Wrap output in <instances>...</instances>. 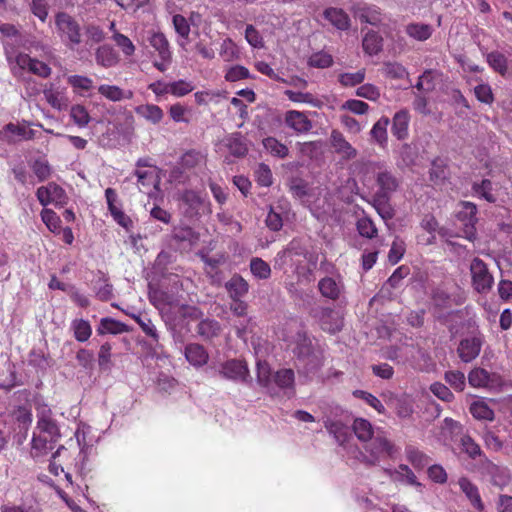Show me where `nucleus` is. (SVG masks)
Instances as JSON below:
<instances>
[{
	"mask_svg": "<svg viewBox=\"0 0 512 512\" xmlns=\"http://www.w3.org/2000/svg\"><path fill=\"white\" fill-rule=\"evenodd\" d=\"M37 411V433L32 438L31 453L34 457L46 455L54 448L61 438L60 428L53 418L51 408L44 403H39Z\"/></svg>",
	"mask_w": 512,
	"mask_h": 512,
	"instance_id": "1",
	"label": "nucleus"
},
{
	"mask_svg": "<svg viewBox=\"0 0 512 512\" xmlns=\"http://www.w3.org/2000/svg\"><path fill=\"white\" fill-rule=\"evenodd\" d=\"M135 175L138 179L139 190L152 195L153 190L158 191L161 181L160 169L151 164L148 159H139L136 162Z\"/></svg>",
	"mask_w": 512,
	"mask_h": 512,
	"instance_id": "2",
	"label": "nucleus"
},
{
	"mask_svg": "<svg viewBox=\"0 0 512 512\" xmlns=\"http://www.w3.org/2000/svg\"><path fill=\"white\" fill-rule=\"evenodd\" d=\"M55 25L60 38L70 46L81 42V29L78 22L69 14L60 12L55 16Z\"/></svg>",
	"mask_w": 512,
	"mask_h": 512,
	"instance_id": "3",
	"label": "nucleus"
},
{
	"mask_svg": "<svg viewBox=\"0 0 512 512\" xmlns=\"http://www.w3.org/2000/svg\"><path fill=\"white\" fill-rule=\"evenodd\" d=\"M472 286L478 293H487L494 283L486 264L479 258H474L470 265Z\"/></svg>",
	"mask_w": 512,
	"mask_h": 512,
	"instance_id": "4",
	"label": "nucleus"
},
{
	"mask_svg": "<svg viewBox=\"0 0 512 512\" xmlns=\"http://www.w3.org/2000/svg\"><path fill=\"white\" fill-rule=\"evenodd\" d=\"M37 199L43 206L54 204L56 206H63L67 203L68 197L62 187L54 182L46 186H41L36 192Z\"/></svg>",
	"mask_w": 512,
	"mask_h": 512,
	"instance_id": "5",
	"label": "nucleus"
},
{
	"mask_svg": "<svg viewBox=\"0 0 512 512\" xmlns=\"http://www.w3.org/2000/svg\"><path fill=\"white\" fill-rule=\"evenodd\" d=\"M16 68L43 78H47L51 74V68L46 63L24 53H19L15 57V66L12 69L15 71Z\"/></svg>",
	"mask_w": 512,
	"mask_h": 512,
	"instance_id": "6",
	"label": "nucleus"
},
{
	"mask_svg": "<svg viewBox=\"0 0 512 512\" xmlns=\"http://www.w3.org/2000/svg\"><path fill=\"white\" fill-rule=\"evenodd\" d=\"M285 125L296 133H307L312 129V122L305 113L297 110H289L284 115Z\"/></svg>",
	"mask_w": 512,
	"mask_h": 512,
	"instance_id": "7",
	"label": "nucleus"
},
{
	"mask_svg": "<svg viewBox=\"0 0 512 512\" xmlns=\"http://www.w3.org/2000/svg\"><path fill=\"white\" fill-rule=\"evenodd\" d=\"M482 339L476 336L463 339L458 347V355L464 362L475 359L481 350Z\"/></svg>",
	"mask_w": 512,
	"mask_h": 512,
	"instance_id": "8",
	"label": "nucleus"
},
{
	"mask_svg": "<svg viewBox=\"0 0 512 512\" xmlns=\"http://www.w3.org/2000/svg\"><path fill=\"white\" fill-rule=\"evenodd\" d=\"M376 182L379 186L378 196L388 199L399 188V180L389 171H380Z\"/></svg>",
	"mask_w": 512,
	"mask_h": 512,
	"instance_id": "9",
	"label": "nucleus"
},
{
	"mask_svg": "<svg viewBox=\"0 0 512 512\" xmlns=\"http://www.w3.org/2000/svg\"><path fill=\"white\" fill-rule=\"evenodd\" d=\"M469 384L475 388H491L498 383L497 376L482 368L473 369L468 375Z\"/></svg>",
	"mask_w": 512,
	"mask_h": 512,
	"instance_id": "10",
	"label": "nucleus"
},
{
	"mask_svg": "<svg viewBox=\"0 0 512 512\" xmlns=\"http://www.w3.org/2000/svg\"><path fill=\"white\" fill-rule=\"evenodd\" d=\"M331 145L335 152L340 154L344 159H353L357 155V151L352 145L345 139L343 134L337 130L331 132Z\"/></svg>",
	"mask_w": 512,
	"mask_h": 512,
	"instance_id": "11",
	"label": "nucleus"
},
{
	"mask_svg": "<svg viewBox=\"0 0 512 512\" xmlns=\"http://www.w3.org/2000/svg\"><path fill=\"white\" fill-rule=\"evenodd\" d=\"M98 93L105 99L112 102L130 100L133 97L131 90H124L117 85L101 84L98 87Z\"/></svg>",
	"mask_w": 512,
	"mask_h": 512,
	"instance_id": "12",
	"label": "nucleus"
},
{
	"mask_svg": "<svg viewBox=\"0 0 512 512\" xmlns=\"http://www.w3.org/2000/svg\"><path fill=\"white\" fill-rule=\"evenodd\" d=\"M220 373L228 379L244 380L248 375V368L240 360H229L222 365Z\"/></svg>",
	"mask_w": 512,
	"mask_h": 512,
	"instance_id": "13",
	"label": "nucleus"
},
{
	"mask_svg": "<svg viewBox=\"0 0 512 512\" xmlns=\"http://www.w3.org/2000/svg\"><path fill=\"white\" fill-rule=\"evenodd\" d=\"M318 288L324 297L335 300L340 296L343 285L340 280L333 277H325L319 281Z\"/></svg>",
	"mask_w": 512,
	"mask_h": 512,
	"instance_id": "14",
	"label": "nucleus"
},
{
	"mask_svg": "<svg viewBox=\"0 0 512 512\" xmlns=\"http://www.w3.org/2000/svg\"><path fill=\"white\" fill-rule=\"evenodd\" d=\"M458 483L462 492L466 495L471 504L478 511H483L484 504L481 500L478 488L469 479L465 477L460 478Z\"/></svg>",
	"mask_w": 512,
	"mask_h": 512,
	"instance_id": "15",
	"label": "nucleus"
},
{
	"mask_svg": "<svg viewBox=\"0 0 512 512\" xmlns=\"http://www.w3.org/2000/svg\"><path fill=\"white\" fill-rule=\"evenodd\" d=\"M150 45L158 52L160 58L166 63L171 61L169 42L161 32H153L149 38Z\"/></svg>",
	"mask_w": 512,
	"mask_h": 512,
	"instance_id": "16",
	"label": "nucleus"
},
{
	"mask_svg": "<svg viewBox=\"0 0 512 512\" xmlns=\"http://www.w3.org/2000/svg\"><path fill=\"white\" fill-rule=\"evenodd\" d=\"M324 17L337 29L347 30L350 27L349 16L339 8H328L324 11Z\"/></svg>",
	"mask_w": 512,
	"mask_h": 512,
	"instance_id": "17",
	"label": "nucleus"
},
{
	"mask_svg": "<svg viewBox=\"0 0 512 512\" xmlns=\"http://www.w3.org/2000/svg\"><path fill=\"white\" fill-rule=\"evenodd\" d=\"M135 112L137 115L144 118L148 122H151L152 124L160 123L164 117L163 110L154 104H144L137 106L135 108Z\"/></svg>",
	"mask_w": 512,
	"mask_h": 512,
	"instance_id": "18",
	"label": "nucleus"
},
{
	"mask_svg": "<svg viewBox=\"0 0 512 512\" xmlns=\"http://www.w3.org/2000/svg\"><path fill=\"white\" fill-rule=\"evenodd\" d=\"M409 114L406 110L397 112L393 117L392 132L395 137L402 140L408 135Z\"/></svg>",
	"mask_w": 512,
	"mask_h": 512,
	"instance_id": "19",
	"label": "nucleus"
},
{
	"mask_svg": "<svg viewBox=\"0 0 512 512\" xmlns=\"http://www.w3.org/2000/svg\"><path fill=\"white\" fill-rule=\"evenodd\" d=\"M230 297L238 300L247 294L249 285L247 281L239 275H234L225 285Z\"/></svg>",
	"mask_w": 512,
	"mask_h": 512,
	"instance_id": "20",
	"label": "nucleus"
},
{
	"mask_svg": "<svg viewBox=\"0 0 512 512\" xmlns=\"http://www.w3.org/2000/svg\"><path fill=\"white\" fill-rule=\"evenodd\" d=\"M225 147L235 157H242L248 152L246 141L239 133H234L227 137L225 139Z\"/></svg>",
	"mask_w": 512,
	"mask_h": 512,
	"instance_id": "21",
	"label": "nucleus"
},
{
	"mask_svg": "<svg viewBox=\"0 0 512 512\" xmlns=\"http://www.w3.org/2000/svg\"><path fill=\"white\" fill-rule=\"evenodd\" d=\"M405 32L410 38L423 42L431 37L433 28L424 23H410L405 27Z\"/></svg>",
	"mask_w": 512,
	"mask_h": 512,
	"instance_id": "22",
	"label": "nucleus"
},
{
	"mask_svg": "<svg viewBox=\"0 0 512 512\" xmlns=\"http://www.w3.org/2000/svg\"><path fill=\"white\" fill-rule=\"evenodd\" d=\"M390 123V120L386 116H382L372 127L370 131V135L372 139L381 147H385L387 145L388 134L387 128Z\"/></svg>",
	"mask_w": 512,
	"mask_h": 512,
	"instance_id": "23",
	"label": "nucleus"
},
{
	"mask_svg": "<svg viewBox=\"0 0 512 512\" xmlns=\"http://www.w3.org/2000/svg\"><path fill=\"white\" fill-rule=\"evenodd\" d=\"M96 61L99 65L110 68L118 64L119 56L112 47L103 45L96 51Z\"/></svg>",
	"mask_w": 512,
	"mask_h": 512,
	"instance_id": "24",
	"label": "nucleus"
},
{
	"mask_svg": "<svg viewBox=\"0 0 512 512\" xmlns=\"http://www.w3.org/2000/svg\"><path fill=\"white\" fill-rule=\"evenodd\" d=\"M206 155L201 151L191 149L182 154L180 165L185 169H192L204 165Z\"/></svg>",
	"mask_w": 512,
	"mask_h": 512,
	"instance_id": "25",
	"label": "nucleus"
},
{
	"mask_svg": "<svg viewBox=\"0 0 512 512\" xmlns=\"http://www.w3.org/2000/svg\"><path fill=\"white\" fill-rule=\"evenodd\" d=\"M382 42L383 39L378 33L374 31H369L365 34L363 38L362 46L365 53L369 55H376L382 49Z\"/></svg>",
	"mask_w": 512,
	"mask_h": 512,
	"instance_id": "26",
	"label": "nucleus"
},
{
	"mask_svg": "<svg viewBox=\"0 0 512 512\" xmlns=\"http://www.w3.org/2000/svg\"><path fill=\"white\" fill-rule=\"evenodd\" d=\"M356 16L361 22L377 26L381 23V12L380 9L375 6H365L359 8L356 12Z\"/></svg>",
	"mask_w": 512,
	"mask_h": 512,
	"instance_id": "27",
	"label": "nucleus"
},
{
	"mask_svg": "<svg viewBox=\"0 0 512 512\" xmlns=\"http://www.w3.org/2000/svg\"><path fill=\"white\" fill-rule=\"evenodd\" d=\"M185 355L187 360L195 366L204 365L208 360V354L204 348L198 344L188 345L185 350Z\"/></svg>",
	"mask_w": 512,
	"mask_h": 512,
	"instance_id": "28",
	"label": "nucleus"
},
{
	"mask_svg": "<svg viewBox=\"0 0 512 512\" xmlns=\"http://www.w3.org/2000/svg\"><path fill=\"white\" fill-rule=\"evenodd\" d=\"M284 94L294 103L309 104L312 107H321L322 105V102L318 98L308 92L286 90Z\"/></svg>",
	"mask_w": 512,
	"mask_h": 512,
	"instance_id": "29",
	"label": "nucleus"
},
{
	"mask_svg": "<svg viewBox=\"0 0 512 512\" xmlns=\"http://www.w3.org/2000/svg\"><path fill=\"white\" fill-rule=\"evenodd\" d=\"M353 430L357 438L363 442L371 440L374 433L371 423L363 418L354 420Z\"/></svg>",
	"mask_w": 512,
	"mask_h": 512,
	"instance_id": "30",
	"label": "nucleus"
},
{
	"mask_svg": "<svg viewBox=\"0 0 512 512\" xmlns=\"http://www.w3.org/2000/svg\"><path fill=\"white\" fill-rule=\"evenodd\" d=\"M470 412L476 419L492 421L494 412L483 400L474 401L470 406Z\"/></svg>",
	"mask_w": 512,
	"mask_h": 512,
	"instance_id": "31",
	"label": "nucleus"
},
{
	"mask_svg": "<svg viewBox=\"0 0 512 512\" xmlns=\"http://www.w3.org/2000/svg\"><path fill=\"white\" fill-rule=\"evenodd\" d=\"M366 77V70L364 68L356 72H345L338 76V81L343 87H354L363 83Z\"/></svg>",
	"mask_w": 512,
	"mask_h": 512,
	"instance_id": "32",
	"label": "nucleus"
},
{
	"mask_svg": "<svg viewBox=\"0 0 512 512\" xmlns=\"http://www.w3.org/2000/svg\"><path fill=\"white\" fill-rule=\"evenodd\" d=\"M463 210L460 212V215H464L465 217H469L470 224L466 226L465 229V238L472 241L475 238V229H474V217L477 212V208L475 204L471 202H463L462 203Z\"/></svg>",
	"mask_w": 512,
	"mask_h": 512,
	"instance_id": "33",
	"label": "nucleus"
},
{
	"mask_svg": "<svg viewBox=\"0 0 512 512\" xmlns=\"http://www.w3.org/2000/svg\"><path fill=\"white\" fill-rule=\"evenodd\" d=\"M44 97L54 109L62 110L68 106V99L62 91L49 89L44 91Z\"/></svg>",
	"mask_w": 512,
	"mask_h": 512,
	"instance_id": "34",
	"label": "nucleus"
},
{
	"mask_svg": "<svg viewBox=\"0 0 512 512\" xmlns=\"http://www.w3.org/2000/svg\"><path fill=\"white\" fill-rule=\"evenodd\" d=\"M420 226L423 230L428 232L430 236L427 239H419V241L425 245L433 244L435 241V233L438 231V222L432 215H426L421 223Z\"/></svg>",
	"mask_w": 512,
	"mask_h": 512,
	"instance_id": "35",
	"label": "nucleus"
},
{
	"mask_svg": "<svg viewBox=\"0 0 512 512\" xmlns=\"http://www.w3.org/2000/svg\"><path fill=\"white\" fill-rule=\"evenodd\" d=\"M70 117L80 128L86 127L90 122V115L87 109L80 104H76L71 107Z\"/></svg>",
	"mask_w": 512,
	"mask_h": 512,
	"instance_id": "36",
	"label": "nucleus"
},
{
	"mask_svg": "<svg viewBox=\"0 0 512 512\" xmlns=\"http://www.w3.org/2000/svg\"><path fill=\"white\" fill-rule=\"evenodd\" d=\"M99 334H119L126 331V326L111 318H103L97 329Z\"/></svg>",
	"mask_w": 512,
	"mask_h": 512,
	"instance_id": "37",
	"label": "nucleus"
},
{
	"mask_svg": "<svg viewBox=\"0 0 512 512\" xmlns=\"http://www.w3.org/2000/svg\"><path fill=\"white\" fill-rule=\"evenodd\" d=\"M265 149L272 155L279 158H284L288 155V148L286 145L280 143L276 138L268 137L263 140Z\"/></svg>",
	"mask_w": 512,
	"mask_h": 512,
	"instance_id": "38",
	"label": "nucleus"
},
{
	"mask_svg": "<svg viewBox=\"0 0 512 512\" xmlns=\"http://www.w3.org/2000/svg\"><path fill=\"white\" fill-rule=\"evenodd\" d=\"M220 56L223 58L224 61L231 62L235 59H238L239 57V50L235 42L230 39L226 38L223 40L221 47H220Z\"/></svg>",
	"mask_w": 512,
	"mask_h": 512,
	"instance_id": "39",
	"label": "nucleus"
},
{
	"mask_svg": "<svg viewBox=\"0 0 512 512\" xmlns=\"http://www.w3.org/2000/svg\"><path fill=\"white\" fill-rule=\"evenodd\" d=\"M251 273L259 279H267L271 275V268L261 258H253L250 262Z\"/></svg>",
	"mask_w": 512,
	"mask_h": 512,
	"instance_id": "40",
	"label": "nucleus"
},
{
	"mask_svg": "<svg viewBox=\"0 0 512 512\" xmlns=\"http://www.w3.org/2000/svg\"><path fill=\"white\" fill-rule=\"evenodd\" d=\"M75 338L80 342L87 341L92 333L91 326L88 321L79 319L72 323Z\"/></svg>",
	"mask_w": 512,
	"mask_h": 512,
	"instance_id": "41",
	"label": "nucleus"
},
{
	"mask_svg": "<svg viewBox=\"0 0 512 512\" xmlns=\"http://www.w3.org/2000/svg\"><path fill=\"white\" fill-rule=\"evenodd\" d=\"M170 94L175 97H183L194 90L192 82L183 79L169 82Z\"/></svg>",
	"mask_w": 512,
	"mask_h": 512,
	"instance_id": "42",
	"label": "nucleus"
},
{
	"mask_svg": "<svg viewBox=\"0 0 512 512\" xmlns=\"http://www.w3.org/2000/svg\"><path fill=\"white\" fill-rule=\"evenodd\" d=\"M220 325L215 320L206 319L198 324V332L201 336L210 339L218 335Z\"/></svg>",
	"mask_w": 512,
	"mask_h": 512,
	"instance_id": "43",
	"label": "nucleus"
},
{
	"mask_svg": "<svg viewBox=\"0 0 512 512\" xmlns=\"http://www.w3.org/2000/svg\"><path fill=\"white\" fill-rule=\"evenodd\" d=\"M41 219L52 233L60 232L61 220L59 216L51 209H43Z\"/></svg>",
	"mask_w": 512,
	"mask_h": 512,
	"instance_id": "44",
	"label": "nucleus"
},
{
	"mask_svg": "<svg viewBox=\"0 0 512 512\" xmlns=\"http://www.w3.org/2000/svg\"><path fill=\"white\" fill-rule=\"evenodd\" d=\"M372 460L375 462L381 454H391L393 451V445L385 438L378 437L373 442Z\"/></svg>",
	"mask_w": 512,
	"mask_h": 512,
	"instance_id": "45",
	"label": "nucleus"
},
{
	"mask_svg": "<svg viewBox=\"0 0 512 512\" xmlns=\"http://www.w3.org/2000/svg\"><path fill=\"white\" fill-rule=\"evenodd\" d=\"M31 168L39 181L47 180L52 174V168L49 162L44 159L34 161Z\"/></svg>",
	"mask_w": 512,
	"mask_h": 512,
	"instance_id": "46",
	"label": "nucleus"
},
{
	"mask_svg": "<svg viewBox=\"0 0 512 512\" xmlns=\"http://www.w3.org/2000/svg\"><path fill=\"white\" fill-rule=\"evenodd\" d=\"M357 230L363 237L372 239L377 235V228L373 221L367 217H362L357 221Z\"/></svg>",
	"mask_w": 512,
	"mask_h": 512,
	"instance_id": "47",
	"label": "nucleus"
},
{
	"mask_svg": "<svg viewBox=\"0 0 512 512\" xmlns=\"http://www.w3.org/2000/svg\"><path fill=\"white\" fill-rule=\"evenodd\" d=\"M340 109L356 115H364L368 112L369 105L361 100L349 99L341 105Z\"/></svg>",
	"mask_w": 512,
	"mask_h": 512,
	"instance_id": "48",
	"label": "nucleus"
},
{
	"mask_svg": "<svg viewBox=\"0 0 512 512\" xmlns=\"http://www.w3.org/2000/svg\"><path fill=\"white\" fill-rule=\"evenodd\" d=\"M374 207L383 220L387 221L394 217V209L389 204L388 199L378 196L375 199Z\"/></svg>",
	"mask_w": 512,
	"mask_h": 512,
	"instance_id": "49",
	"label": "nucleus"
},
{
	"mask_svg": "<svg viewBox=\"0 0 512 512\" xmlns=\"http://www.w3.org/2000/svg\"><path fill=\"white\" fill-rule=\"evenodd\" d=\"M489 65L500 74L504 75L507 71V59L499 52H491L487 56Z\"/></svg>",
	"mask_w": 512,
	"mask_h": 512,
	"instance_id": "50",
	"label": "nucleus"
},
{
	"mask_svg": "<svg viewBox=\"0 0 512 512\" xmlns=\"http://www.w3.org/2000/svg\"><path fill=\"white\" fill-rule=\"evenodd\" d=\"M245 39L253 48H264V39L260 32L253 25H247L245 29Z\"/></svg>",
	"mask_w": 512,
	"mask_h": 512,
	"instance_id": "51",
	"label": "nucleus"
},
{
	"mask_svg": "<svg viewBox=\"0 0 512 512\" xmlns=\"http://www.w3.org/2000/svg\"><path fill=\"white\" fill-rule=\"evenodd\" d=\"M325 427L329 431V433L334 435L337 441H344L347 435V427L342 422L327 419L325 421Z\"/></svg>",
	"mask_w": 512,
	"mask_h": 512,
	"instance_id": "52",
	"label": "nucleus"
},
{
	"mask_svg": "<svg viewBox=\"0 0 512 512\" xmlns=\"http://www.w3.org/2000/svg\"><path fill=\"white\" fill-rule=\"evenodd\" d=\"M356 96L370 101H377L380 98V90L373 84L366 83L356 89Z\"/></svg>",
	"mask_w": 512,
	"mask_h": 512,
	"instance_id": "53",
	"label": "nucleus"
},
{
	"mask_svg": "<svg viewBox=\"0 0 512 512\" xmlns=\"http://www.w3.org/2000/svg\"><path fill=\"white\" fill-rule=\"evenodd\" d=\"M67 82L78 91H88L93 87L92 79L82 75H71L67 78Z\"/></svg>",
	"mask_w": 512,
	"mask_h": 512,
	"instance_id": "54",
	"label": "nucleus"
},
{
	"mask_svg": "<svg viewBox=\"0 0 512 512\" xmlns=\"http://www.w3.org/2000/svg\"><path fill=\"white\" fill-rule=\"evenodd\" d=\"M405 250H406V247H405L404 241L399 238H396L393 241L390 251L388 253L389 262L392 264L398 263L402 259L403 255L405 253Z\"/></svg>",
	"mask_w": 512,
	"mask_h": 512,
	"instance_id": "55",
	"label": "nucleus"
},
{
	"mask_svg": "<svg viewBox=\"0 0 512 512\" xmlns=\"http://www.w3.org/2000/svg\"><path fill=\"white\" fill-rule=\"evenodd\" d=\"M112 39L126 56H132L135 52V46L125 35L115 32Z\"/></svg>",
	"mask_w": 512,
	"mask_h": 512,
	"instance_id": "56",
	"label": "nucleus"
},
{
	"mask_svg": "<svg viewBox=\"0 0 512 512\" xmlns=\"http://www.w3.org/2000/svg\"><path fill=\"white\" fill-rule=\"evenodd\" d=\"M250 77L249 70L241 65H235L228 68L225 79L229 82H236L242 79H247Z\"/></svg>",
	"mask_w": 512,
	"mask_h": 512,
	"instance_id": "57",
	"label": "nucleus"
},
{
	"mask_svg": "<svg viewBox=\"0 0 512 512\" xmlns=\"http://www.w3.org/2000/svg\"><path fill=\"white\" fill-rule=\"evenodd\" d=\"M332 63V56L324 52L315 53L309 58V65L316 68H328Z\"/></svg>",
	"mask_w": 512,
	"mask_h": 512,
	"instance_id": "58",
	"label": "nucleus"
},
{
	"mask_svg": "<svg viewBox=\"0 0 512 512\" xmlns=\"http://www.w3.org/2000/svg\"><path fill=\"white\" fill-rule=\"evenodd\" d=\"M437 75L436 71L426 70L420 77L416 84V88L422 91H430L434 87V79Z\"/></svg>",
	"mask_w": 512,
	"mask_h": 512,
	"instance_id": "59",
	"label": "nucleus"
},
{
	"mask_svg": "<svg viewBox=\"0 0 512 512\" xmlns=\"http://www.w3.org/2000/svg\"><path fill=\"white\" fill-rule=\"evenodd\" d=\"M276 384L281 388L291 387L294 383V372L291 369H282L274 376Z\"/></svg>",
	"mask_w": 512,
	"mask_h": 512,
	"instance_id": "60",
	"label": "nucleus"
},
{
	"mask_svg": "<svg viewBox=\"0 0 512 512\" xmlns=\"http://www.w3.org/2000/svg\"><path fill=\"white\" fill-rule=\"evenodd\" d=\"M353 395L358 397V398H362L363 400H365L371 407H373L379 413H384L385 412L384 405L374 395H372V394H370V393H368L366 391H363V390H355L353 392Z\"/></svg>",
	"mask_w": 512,
	"mask_h": 512,
	"instance_id": "61",
	"label": "nucleus"
},
{
	"mask_svg": "<svg viewBox=\"0 0 512 512\" xmlns=\"http://www.w3.org/2000/svg\"><path fill=\"white\" fill-rule=\"evenodd\" d=\"M446 381L457 391H462L465 387V376L459 371H449L445 374Z\"/></svg>",
	"mask_w": 512,
	"mask_h": 512,
	"instance_id": "62",
	"label": "nucleus"
},
{
	"mask_svg": "<svg viewBox=\"0 0 512 512\" xmlns=\"http://www.w3.org/2000/svg\"><path fill=\"white\" fill-rule=\"evenodd\" d=\"M173 25L179 36L185 39L188 38L190 33V25L184 16L179 14L175 15L173 17Z\"/></svg>",
	"mask_w": 512,
	"mask_h": 512,
	"instance_id": "63",
	"label": "nucleus"
},
{
	"mask_svg": "<svg viewBox=\"0 0 512 512\" xmlns=\"http://www.w3.org/2000/svg\"><path fill=\"white\" fill-rule=\"evenodd\" d=\"M255 174L259 185L268 187L272 184V172L267 165L260 164Z\"/></svg>",
	"mask_w": 512,
	"mask_h": 512,
	"instance_id": "64",
	"label": "nucleus"
}]
</instances>
